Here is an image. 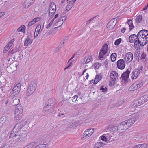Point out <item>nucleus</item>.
<instances>
[{
  "label": "nucleus",
  "mask_w": 148,
  "mask_h": 148,
  "mask_svg": "<svg viewBox=\"0 0 148 148\" xmlns=\"http://www.w3.org/2000/svg\"><path fill=\"white\" fill-rule=\"evenodd\" d=\"M136 120L135 117H133L123 122L118 126L117 131L121 132H125L136 121Z\"/></svg>",
  "instance_id": "1"
},
{
  "label": "nucleus",
  "mask_w": 148,
  "mask_h": 148,
  "mask_svg": "<svg viewBox=\"0 0 148 148\" xmlns=\"http://www.w3.org/2000/svg\"><path fill=\"white\" fill-rule=\"evenodd\" d=\"M37 83L35 80L32 81L29 86L26 92V95L29 96L33 94L36 88Z\"/></svg>",
  "instance_id": "2"
},
{
  "label": "nucleus",
  "mask_w": 148,
  "mask_h": 148,
  "mask_svg": "<svg viewBox=\"0 0 148 148\" xmlns=\"http://www.w3.org/2000/svg\"><path fill=\"white\" fill-rule=\"evenodd\" d=\"M23 111L22 107L20 108H16L14 112V119L16 120H19L22 118Z\"/></svg>",
  "instance_id": "3"
},
{
  "label": "nucleus",
  "mask_w": 148,
  "mask_h": 148,
  "mask_svg": "<svg viewBox=\"0 0 148 148\" xmlns=\"http://www.w3.org/2000/svg\"><path fill=\"white\" fill-rule=\"evenodd\" d=\"M21 84H18L14 86L12 91L11 96L13 97H16L19 93L21 90Z\"/></svg>",
  "instance_id": "4"
},
{
  "label": "nucleus",
  "mask_w": 148,
  "mask_h": 148,
  "mask_svg": "<svg viewBox=\"0 0 148 148\" xmlns=\"http://www.w3.org/2000/svg\"><path fill=\"white\" fill-rule=\"evenodd\" d=\"M143 67L141 66L139 69H134L132 72V75L131 76L132 79H134L137 78L140 74L143 72Z\"/></svg>",
  "instance_id": "5"
},
{
  "label": "nucleus",
  "mask_w": 148,
  "mask_h": 148,
  "mask_svg": "<svg viewBox=\"0 0 148 148\" xmlns=\"http://www.w3.org/2000/svg\"><path fill=\"white\" fill-rule=\"evenodd\" d=\"M129 39L130 42L131 43H133L134 42V46L136 48H137L138 45V38L136 35L135 34H132L129 37Z\"/></svg>",
  "instance_id": "6"
},
{
  "label": "nucleus",
  "mask_w": 148,
  "mask_h": 148,
  "mask_svg": "<svg viewBox=\"0 0 148 148\" xmlns=\"http://www.w3.org/2000/svg\"><path fill=\"white\" fill-rule=\"evenodd\" d=\"M94 131V128H90L86 130L84 132L82 137L83 139H85L86 137H88L91 136L93 133Z\"/></svg>",
  "instance_id": "7"
},
{
  "label": "nucleus",
  "mask_w": 148,
  "mask_h": 148,
  "mask_svg": "<svg viewBox=\"0 0 148 148\" xmlns=\"http://www.w3.org/2000/svg\"><path fill=\"white\" fill-rule=\"evenodd\" d=\"M110 77L111 81L114 83L118 79V73L115 71H111L110 74Z\"/></svg>",
  "instance_id": "8"
},
{
  "label": "nucleus",
  "mask_w": 148,
  "mask_h": 148,
  "mask_svg": "<svg viewBox=\"0 0 148 148\" xmlns=\"http://www.w3.org/2000/svg\"><path fill=\"white\" fill-rule=\"evenodd\" d=\"M116 23V19L115 18L110 21L107 24V28L109 30L113 29Z\"/></svg>",
  "instance_id": "9"
},
{
  "label": "nucleus",
  "mask_w": 148,
  "mask_h": 148,
  "mask_svg": "<svg viewBox=\"0 0 148 148\" xmlns=\"http://www.w3.org/2000/svg\"><path fill=\"white\" fill-rule=\"evenodd\" d=\"M130 73V71L127 69L125 72L122 74L121 77V79H122V81H123L124 82H126L127 81L129 78Z\"/></svg>",
  "instance_id": "10"
},
{
  "label": "nucleus",
  "mask_w": 148,
  "mask_h": 148,
  "mask_svg": "<svg viewBox=\"0 0 148 148\" xmlns=\"http://www.w3.org/2000/svg\"><path fill=\"white\" fill-rule=\"evenodd\" d=\"M117 65L118 68L120 69H123L125 67V62L123 59L119 60L117 62Z\"/></svg>",
  "instance_id": "11"
},
{
  "label": "nucleus",
  "mask_w": 148,
  "mask_h": 148,
  "mask_svg": "<svg viewBox=\"0 0 148 148\" xmlns=\"http://www.w3.org/2000/svg\"><path fill=\"white\" fill-rule=\"evenodd\" d=\"M133 55L132 53L129 52L126 54L124 59L125 60L127 63H129L133 60Z\"/></svg>",
  "instance_id": "12"
},
{
  "label": "nucleus",
  "mask_w": 148,
  "mask_h": 148,
  "mask_svg": "<svg viewBox=\"0 0 148 148\" xmlns=\"http://www.w3.org/2000/svg\"><path fill=\"white\" fill-rule=\"evenodd\" d=\"M53 105L50 106L46 104V105L43 108V110L47 114H49L52 111V108Z\"/></svg>",
  "instance_id": "13"
},
{
  "label": "nucleus",
  "mask_w": 148,
  "mask_h": 148,
  "mask_svg": "<svg viewBox=\"0 0 148 148\" xmlns=\"http://www.w3.org/2000/svg\"><path fill=\"white\" fill-rule=\"evenodd\" d=\"M143 84L142 82H136L131 86L130 88L133 89L134 90H136L141 87Z\"/></svg>",
  "instance_id": "14"
},
{
  "label": "nucleus",
  "mask_w": 148,
  "mask_h": 148,
  "mask_svg": "<svg viewBox=\"0 0 148 148\" xmlns=\"http://www.w3.org/2000/svg\"><path fill=\"white\" fill-rule=\"evenodd\" d=\"M142 104H143L142 101L140 98L138 100H134L131 103L130 106L132 108H134L136 106H140Z\"/></svg>",
  "instance_id": "15"
},
{
  "label": "nucleus",
  "mask_w": 148,
  "mask_h": 148,
  "mask_svg": "<svg viewBox=\"0 0 148 148\" xmlns=\"http://www.w3.org/2000/svg\"><path fill=\"white\" fill-rule=\"evenodd\" d=\"M35 0H26L24 3L23 6L26 8L32 5Z\"/></svg>",
  "instance_id": "16"
},
{
  "label": "nucleus",
  "mask_w": 148,
  "mask_h": 148,
  "mask_svg": "<svg viewBox=\"0 0 148 148\" xmlns=\"http://www.w3.org/2000/svg\"><path fill=\"white\" fill-rule=\"evenodd\" d=\"M22 124L19 123H17L13 128V132L19 133L22 127Z\"/></svg>",
  "instance_id": "17"
},
{
  "label": "nucleus",
  "mask_w": 148,
  "mask_h": 148,
  "mask_svg": "<svg viewBox=\"0 0 148 148\" xmlns=\"http://www.w3.org/2000/svg\"><path fill=\"white\" fill-rule=\"evenodd\" d=\"M92 58L91 56H86L82 61V63L83 64L87 63L90 62L92 60Z\"/></svg>",
  "instance_id": "18"
},
{
  "label": "nucleus",
  "mask_w": 148,
  "mask_h": 148,
  "mask_svg": "<svg viewBox=\"0 0 148 148\" xmlns=\"http://www.w3.org/2000/svg\"><path fill=\"white\" fill-rule=\"evenodd\" d=\"M23 58V55L21 54V53L19 52H18L15 54V56L13 58L14 60L17 58V60L19 61H20L21 59Z\"/></svg>",
  "instance_id": "19"
},
{
  "label": "nucleus",
  "mask_w": 148,
  "mask_h": 148,
  "mask_svg": "<svg viewBox=\"0 0 148 148\" xmlns=\"http://www.w3.org/2000/svg\"><path fill=\"white\" fill-rule=\"evenodd\" d=\"M32 39L30 38L29 37H27L24 42V45L26 46L29 45L32 43Z\"/></svg>",
  "instance_id": "20"
},
{
  "label": "nucleus",
  "mask_w": 148,
  "mask_h": 148,
  "mask_svg": "<svg viewBox=\"0 0 148 148\" xmlns=\"http://www.w3.org/2000/svg\"><path fill=\"white\" fill-rule=\"evenodd\" d=\"M20 102L19 99H15L13 101V104L14 106H16V108H20V107H21L20 104L19 103Z\"/></svg>",
  "instance_id": "21"
},
{
  "label": "nucleus",
  "mask_w": 148,
  "mask_h": 148,
  "mask_svg": "<svg viewBox=\"0 0 148 148\" xmlns=\"http://www.w3.org/2000/svg\"><path fill=\"white\" fill-rule=\"evenodd\" d=\"M51 10L52 11L55 12H56V5L55 3L53 2L50 3L49 10L50 11Z\"/></svg>",
  "instance_id": "22"
},
{
  "label": "nucleus",
  "mask_w": 148,
  "mask_h": 148,
  "mask_svg": "<svg viewBox=\"0 0 148 148\" xmlns=\"http://www.w3.org/2000/svg\"><path fill=\"white\" fill-rule=\"evenodd\" d=\"M104 135L106 136V137L107 140L108 139V140L109 142H111L114 140V139L113 138L112 134H104Z\"/></svg>",
  "instance_id": "23"
},
{
  "label": "nucleus",
  "mask_w": 148,
  "mask_h": 148,
  "mask_svg": "<svg viewBox=\"0 0 148 148\" xmlns=\"http://www.w3.org/2000/svg\"><path fill=\"white\" fill-rule=\"evenodd\" d=\"M144 37H142L141 39L138 40V45L137 47L139 46V44L141 46H144L146 44V43H144Z\"/></svg>",
  "instance_id": "24"
},
{
  "label": "nucleus",
  "mask_w": 148,
  "mask_h": 148,
  "mask_svg": "<svg viewBox=\"0 0 148 148\" xmlns=\"http://www.w3.org/2000/svg\"><path fill=\"white\" fill-rule=\"evenodd\" d=\"M105 144L102 142H97L94 145V148H99L103 146Z\"/></svg>",
  "instance_id": "25"
},
{
  "label": "nucleus",
  "mask_w": 148,
  "mask_h": 148,
  "mask_svg": "<svg viewBox=\"0 0 148 148\" xmlns=\"http://www.w3.org/2000/svg\"><path fill=\"white\" fill-rule=\"evenodd\" d=\"M140 98L142 101L143 104L148 101V95H145L140 97Z\"/></svg>",
  "instance_id": "26"
},
{
  "label": "nucleus",
  "mask_w": 148,
  "mask_h": 148,
  "mask_svg": "<svg viewBox=\"0 0 148 148\" xmlns=\"http://www.w3.org/2000/svg\"><path fill=\"white\" fill-rule=\"evenodd\" d=\"M19 133L16 132H13V129L11 132V133L10 134L9 138H12L14 136H20V135L19 134Z\"/></svg>",
  "instance_id": "27"
},
{
  "label": "nucleus",
  "mask_w": 148,
  "mask_h": 148,
  "mask_svg": "<svg viewBox=\"0 0 148 148\" xmlns=\"http://www.w3.org/2000/svg\"><path fill=\"white\" fill-rule=\"evenodd\" d=\"M35 144L36 143L34 142L29 143L23 148H32Z\"/></svg>",
  "instance_id": "28"
},
{
  "label": "nucleus",
  "mask_w": 148,
  "mask_h": 148,
  "mask_svg": "<svg viewBox=\"0 0 148 148\" xmlns=\"http://www.w3.org/2000/svg\"><path fill=\"white\" fill-rule=\"evenodd\" d=\"M101 79V77L100 75H97L96 76L95 80L94 82V84H96Z\"/></svg>",
  "instance_id": "29"
},
{
  "label": "nucleus",
  "mask_w": 148,
  "mask_h": 148,
  "mask_svg": "<svg viewBox=\"0 0 148 148\" xmlns=\"http://www.w3.org/2000/svg\"><path fill=\"white\" fill-rule=\"evenodd\" d=\"M63 23V22H62L61 21H59V19H58L57 22L55 24V25L56 26H57V27H56L54 28L56 29L62 25Z\"/></svg>",
  "instance_id": "30"
},
{
  "label": "nucleus",
  "mask_w": 148,
  "mask_h": 148,
  "mask_svg": "<svg viewBox=\"0 0 148 148\" xmlns=\"http://www.w3.org/2000/svg\"><path fill=\"white\" fill-rule=\"evenodd\" d=\"M54 100L53 99H50L48 100L46 104L50 106V105L51 106L53 105V106L54 105Z\"/></svg>",
  "instance_id": "31"
},
{
  "label": "nucleus",
  "mask_w": 148,
  "mask_h": 148,
  "mask_svg": "<svg viewBox=\"0 0 148 148\" xmlns=\"http://www.w3.org/2000/svg\"><path fill=\"white\" fill-rule=\"evenodd\" d=\"M127 23L129 25L130 27V30H131L134 27V25L133 24L132 21V20H128Z\"/></svg>",
  "instance_id": "32"
},
{
  "label": "nucleus",
  "mask_w": 148,
  "mask_h": 148,
  "mask_svg": "<svg viewBox=\"0 0 148 148\" xmlns=\"http://www.w3.org/2000/svg\"><path fill=\"white\" fill-rule=\"evenodd\" d=\"M25 26L24 25H22L18 29L17 31L18 32H24L25 31Z\"/></svg>",
  "instance_id": "33"
},
{
  "label": "nucleus",
  "mask_w": 148,
  "mask_h": 148,
  "mask_svg": "<svg viewBox=\"0 0 148 148\" xmlns=\"http://www.w3.org/2000/svg\"><path fill=\"white\" fill-rule=\"evenodd\" d=\"M108 49V45L107 44H105L104 45V46L101 49V50L102 51H103V52H105L107 53V50Z\"/></svg>",
  "instance_id": "34"
},
{
  "label": "nucleus",
  "mask_w": 148,
  "mask_h": 148,
  "mask_svg": "<svg viewBox=\"0 0 148 148\" xmlns=\"http://www.w3.org/2000/svg\"><path fill=\"white\" fill-rule=\"evenodd\" d=\"M116 55L115 53H113L110 56L111 60L112 62H114L116 60Z\"/></svg>",
  "instance_id": "35"
},
{
  "label": "nucleus",
  "mask_w": 148,
  "mask_h": 148,
  "mask_svg": "<svg viewBox=\"0 0 148 148\" xmlns=\"http://www.w3.org/2000/svg\"><path fill=\"white\" fill-rule=\"evenodd\" d=\"M43 27L44 26H43V27L40 30L41 28V25H38L36 27L35 31H37V32H38L39 31V32H40V33L42 32Z\"/></svg>",
  "instance_id": "36"
},
{
  "label": "nucleus",
  "mask_w": 148,
  "mask_h": 148,
  "mask_svg": "<svg viewBox=\"0 0 148 148\" xmlns=\"http://www.w3.org/2000/svg\"><path fill=\"white\" fill-rule=\"evenodd\" d=\"M106 53L103 52V51H101V50L100 52L99 53V58L100 60H102V58Z\"/></svg>",
  "instance_id": "37"
},
{
  "label": "nucleus",
  "mask_w": 148,
  "mask_h": 148,
  "mask_svg": "<svg viewBox=\"0 0 148 148\" xmlns=\"http://www.w3.org/2000/svg\"><path fill=\"white\" fill-rule=\"evenodd\" d=\"M142 17L141 15H139L136 18V21L137 23H140L142 20Z\"/></svg>",
  "instance_id": "38"
},
{
  "label": "nucleus",
  "mask_w": 148,
  "mask_h": 148,
  "mask_svg": "<svg viewBox=\"0 0 148 148\" xmlns=\"http://www.w3.org/2000/svg\"><path fill=\"white\" fill-rule=\"evenodd\" d=\"M107 88L105 86H102L101 87L100 90L102 92L106 93L107 91Z\"/></svg>",
  "instance_id": "39"
},
{
  "label": "nucleus",
  "mask_w": 148,
  "mask_h": 148,
  "mask_svg": "<svg viewBox=\"0 0 148 148\" xmlns=\"http://www.w3.org/2000/svg\"><path fill=\"white\" fill-rule=\"evenodd\" d=\"M73 5V3L70 2V3L66 6V10H67V11H69L72 8Z\"/></svg>",
  "instance_id": "40"
},
{
  "label": "nucleus",
  "mask_w": 148,
  "mask_h": 148,
  "mask_svg": "<svg viewBox=\"0 0 148 148\" xmlns=\"http://www.w3.org/2000/svg\"><path fill=\"white\" fill-rule=\"evenodd\" d=\"M18 48H17V47H16V48L14 49H12V50L10 52V53L12 54H13L14 53H16H16L18 52Z\"/></svg>",
  "instance_id": "41"
},
{
  "label": "nucleus",
  "mask_w": 148,
  "mask_h": 148,
  "mask_svg": "<svg viewBox=\"0 0 148 148\" xmlns=\"http://www.w3.org/2000/svg\"><path fill=\"white\" fill-rule=\"evenodd\" d=\"M64 42H61L60 43L58 47V48L56 50V51L57 52H58L59 51V50L61 48L62 46H63L64 45Z\"/></svg>",
  "instance_id": "42"
},
{
  "label": "nucleus",
  "mask_w": 148,
  "mask_h": 148,
  "mask_svg": "<svg viewBox=\"0 0 148 148\" xmlns=\"http://www.w3.org/2000/svg\"><path fill=\"white\" fill-rule=\"evenodd\" d=\"M67 16L66 15H65L64 16H61L59 18V20L62 21V22H64V21L67 18Z\"/></svg>",
  "instance_id": "43"
},
{
  "label": "nucleus",
  "mask_w": 148,
  "mask_h": 148,
  "mask_svg": "<svg viewBox=\"0 0 148 148\" xmlns=\"http://www.w3.org/2000/svg\"><path fill=\"white\" fill-rule=\"evenodd\" d=\"M24 133H21V134H20L21 133H19V134L20 135V136H18V138H25L26 136V132L25 131L24 132Z\"/></svg>",
  "instance_id": "44"
},
{
  "label": "nucleus",
  "mask_w": 148,
  "mask_h": 148,
  "mask_svg": "<svg viewBox=\"0 0 148 148\" xmlns=\"http://www.w3.org/2000/svg\"><path fill=\"white\" fill-rule=\"evenodd\" d=\"M122 41V39L121 38H119L118 39H117L114 42V44L115 45H119Z\"/></svg>",
  "instance_id": "45"
},
{
  "label": "nucleus",
  "mask_w": 148,
  "mask_h": 148,
  "mask_svg": "<svg viewBox=\"0 0 148 148\" xmlns=\"http://www.w3.org/2000/svg\"><path fill=\"white\" fill-rule=\"evenodd\" d=\"M140 148H145L148 147V145L146 144H139Z\"/></svg>",
  "instance_id": "46"
},
{
  "label": "nucleus",
  "mask_w": 148,
  "mask_h": 148,
  "mask_svg": "<svg viewBox=\"0 0 148 148\" xmlns=\"http://www.w3.org/2000/svg\"><path fill=\"white\" fill-rule=\"evenodd\" d=\"M77 98H78V96H77V95H75L74 96H73V97H72L71 98V100H72V101L73 102H75L77 100Z\"/></svg>",
  "instance_id": "47"
},
{
  "label": "nucleus",
  "mask_w": 148,
  "mask_h": 148,
  "mask_svg": "<svg viewBox=\"0 0 148 148\" xmlns=\"http://www.w3.org/2000/svg\"><path fill=\"white\" fill-rule=\"evenodd\" d=\"M101 66V63H96L94 64V67L95 68L97 69H98L99 67Z\"/></svg>",
  "instance_id": "48"
},
{
  "label": "nucleus",
  "mask_w": 148,
  "mask_h": 148,
  "mask_svg": "<svg viewBox=\"0 0 148 148\" xmlns=\"http://www.w3.org/2000/svg\"><path fill=\"white\" fill-rule=\"evenodd\" d=\"M41 148H49V145L48 144H41Z\"/></svg>",
  "instance_id": "49"
},
{
  "label": "nucleus",
  "mask_w": 148,
  "mask_h": 148,
  "mask_svg": "<svg viewBox=\"0 0 148 148\" xmlns=\"http://www.w3.org/2000/svg\"><path fill=\"white\" fill-rule=\"evenodd\" d=\"M36 22L34 19L31 21L28 24V26H30L34 24Z\"/></svg>",
  "instance_id": "50"
},
{
  "label": "nucleus",
  "mask_w": 148,
  "mask_h": 148,
  "mask_svg": "<svg viewBox=\"0 0 148 148\" xmlns=\"http://www.w3.org/2000/svg\"><path fill=\"white\" fill-rule=\"evenodd\" d=\"M27 121H25V120H22L19 123L22 124L23 127L27 123Z\"/></svg>",
  "instance_id": "51"
},
{
  "label": "nucleus",
  "mask_w": 148,
  "mask_h": 148,
  "mask_svg": "<svg viewBox=\"0 0 148 148\" xmlns=\"http://www.w3.org/2000/svg\"><path fill=\"white\" fill-rule=\"evenodd\" d=\"M96 16H95L93 18H92L91 19H90L88 20L86 22V25H88L89 24V23L91 22L95 17Z\"/></svg>",
  "instance_id": "52"
},
{
  "label": "nucleus",
  "mask_w": 148,
  "mask_h": 148,
  "mask_svg": "<svg viewBox=\"0 0 148 148\" xmlns=\"http://www.w3.org/2000/svg\"><path fill=\"white\" fill-rule=\"evenodd\" d=\"M55 12H51L50 11H49V17H50V18H52L53 16V15L55 13Z\"/></svg>",
  "instance_id": "53"
},
{
  "label": "nucleus",
  "mask_w": 148,
  "mask_h": 148,
  "mask_svg": "<svg viewBox=\"0 0 148 148\" xmlns=\"http://www.w3.org/2000/svg\"><path fill=\"white\" fill-rule=\"evenodd\" d=\"M143 30L145 31H143V36H144V37H147V30L145 29H143Z\"/></svg>",
  "instance_id": "54"
},
{
  "label": "nucleus",
  "mask_w": 148,
  "mask_h": 148,
  "mask_svg": "<svg viewBox=\"0 0 148 148\" xmlns=\"http://www.w3.org/2000/svg\"><path fill=\"white\" fill-rule=\"evenodd\" d=\"M10 48L8 47V46H6L3 49V52L6 53L9 49Z\"/></svg>",
  "instance_id": "55"
},
{
  "label": "nucleus",
  "mask_w": 148,
  "mask_h": 148,
  "mask_svg": "<svg viewBox=\"0 0 148 148\" xmlns=\"http://www.w3.org/2000/svg\"><path fill=\"white\" fill-rule=\"evenodd\" d=\"M146 56V55L145 53L144 52H143L141 55V56L140 57V59H143V60L145 58Z\"/></svg>",
  "instance_id": "56"
},
{
  "label": "nucleus",
  "mask_w": 148,
  "mask_h": 148,
  "mask_svg": "<svg viewBox=\"0 0 148 148\" xmlns=\"http://www.w3.org/2000/svg\"><path fill=\"white\" fill-rule=\"evenodd\" d=\"M106 136L104 135L103 136H101V139L103 141H106L107 140L106 137Z\"/></svg>",
  "instance_id": "57"
},
{
  "label": "nucleus",
  "mask_w": 148,
  "mask_h": 148,
  "mask_svg": "<svg viewBox=\"0 0 148 148\" xmlns=\"http://www.w3.org/2000/svg\"><path fill=\"white\" fill-rule=\"evenodd\" d=\"M143 31H145L144 30H141L138 33L137 35H138L142 36H143Z\"/></svg>",
  "instance_id": "58"
},
{
  "label": "nucleus",
  "mask_w": 148,
  "mask_h": 148,
  "mask_svg": "<svg viewBox=\"0 0 148 148\" xmlns=\"http://www.w3.org/2000/svg\"><path fill=\"white\" fill-rule=\"evenodd\" d=\"M74 124L73 123H70L69 124V126L68 127L70 128H74Z\"/></svg>",
  "instance_id": "59"
},
{
  "label": "nucleus",
  "mask_w": 148,
  "mask_h": 148,
  "mask_svg": "<svg viewBox=\"0 0 148 148\" xmlns=\"http://www.w3.org/2000/svg\"><path fill=\"white\" fill-rule=\"evenodd\" d=\"M39 32H39V31L37 32V31H35L34 32V38H36Z\"/></svg>",
  "instance_id": "60"
},
{
  "label": "nucleus",
  "mask_w": 148,
  "mask_h": 148,
  "mask_svg": "<svg viewBox=\"0 0 148 148\" xmlns=\"http://www.w3.org/2000/svg\"><path fill=\"white\" fill-rule=\"evenodd\" d=\"M0 148H10V146L8 145H6L3 146H1Z\"/></svg>",
  "instance_id": "61"
},
{
  "label": "nucleus",
  "mask_w": 148,
  "mask_h": 148,
  "mask_svg": "<svg viewBox=\"0 0 148 148\" xmlns=\"http://www.w3.org/2000/svg\"><path fill=\"white\" fill-rule=\"evenodd\" d=\"M12 43L10 41L6 45V46H8V47L10 48V47L12 46Z\"/></svg>",
  "instance_id": "62"
},
{
  "label": "nucleus",
  "mask_w": 148,
  "mask_h": 148,
  "mask_svg": "<svg viewBox=\"0 0 148 148\" xmlns=\"http://www.w3.org/2000/svg\"><path fill=\"white\" fill-rule=\"evenodd\" d=\"M41 17H38L37 18H36L34 19H35V21L36 22H37L40 21L41 19Z\"/></svg>",
  "instance_id": "63"
},
{
  "label": "nucleus",
  "mask_w": 148,
  "mask_h": 148,
  "mask_svg": "<svg viewBox=\"0 0 148 148\" xmlns=\"http://www.w3.org/2000/svg\"><path fill=\"white\" fill-rule=\"evenodd\" d=\"M108 64V62L107 61V59H106V60H104V62H103V64L105 66H106Z\"/></svg>",
  "instance_id": "64"
}]
</instances>
